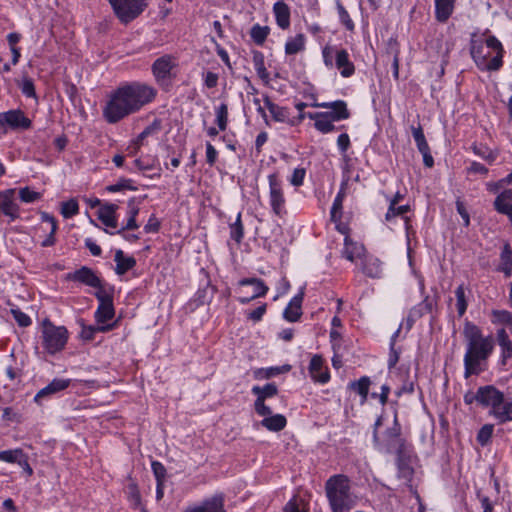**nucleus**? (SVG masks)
<instances>
[{
  "label": "nucleus",
  "mask_w": 512,
  "mask_h": 512,
  "mask_svg": "<svg viewBox=\"0 0 512 512\" xmlns=\"http://www.w3.org/2000/svg\"><path fill=\"white\" fill-rule=\"evenodd\" d=\"M223 502V497L216 495L206 500L201 506L188 509L185 512H224Z\"/></svg>",
  "instance_id": "28"
},
{
  "label": "nucleus",
  "mask_w": 512,
  "mask_h": 512,
  "mask_svg": "<svg viewBox=\"0 0 512 512\" xmlns=\"http://www.w3.org/2000/svg\"><path fill=\"white\" fill-rule=\"evenodd\" d=\"M403 199V195L397 192L394 197L390 200L389 208L385 215L386 221H391L394 218L395 206Z\"/></svg>",
  "instance_id": "59"
},
{
  "label": "nucleus",
  "mask_w": 512,
  "mask_h": 512,
  "mask_svg": "<svg viewBox=\"0 0 512 512\" xmlns=\"http://www.w3.org/2000/svg\"><path fill=\"white\" fill-rule=\"evenodd\" d=\"M335 65L340 71L341 76L345 78L352 76L355 72V66L345 49L335 50Z\"/></svg>",
  "instance_id": "19"
},
{
  "label": "nucleus",
  "mask_w": 512,
  "mask_h": 512,
  "mask_svg": "<svg viewBox=\"0 0 512 512\" xmlns=\"http://www.w3.org/2000/svg\"><path fill=\"white\" fill-rule=\"evenodd\" d=\"M456 0H435V18L445 23L452 15Z\"/></svg>",
  "instance_id": "25"
},
{
  "label": "nucleus",
  "mask_w": 512,
  "mask_h": 512,
  "mask_svg": "<svg viewBox=\"0 0 512 512\" xmlns=\"http://www.w3.org/2000/svg\"><path fill=\"white\" fill-rule=\"evenodd\" d=\"M501 265H512V249L508 243L503 246L500 254Z\"/></svg>",
  "instance_id": "64"
},
{
  "label": "nucleus",
  "mask_w": 512,
  "mask_h": 512,
  "mask_svg": "<svg viewBox=\"0 0 512 512\" xmlns=\"http://www.w3.org/2000/svg\"><path fill=\"white\" fill-rule=\"evenodd\" d=\"M365 247L358 243L354 242L349 236H346L344 239V247L342 250V256L354 262L356 259H361L366 255Z\"/></svg>",
  "instance_id": "18"
},
{
  "label": "nucleus",
  "mask_w": 512,
  "mask_h": 512,
  "mask_svg": "<svg viewBox=\"0 0 512 512\" xmlns=\"http://www.w3.org/2000/svg\"><path fill=\"white\" fill-rule=\"evenodd\" d=\"M70 385L69 379H54L46 387L42 388L35 396L34 400L40 402L44 397L56 394L65 390Z\"/></svg>",
  "instance_id": "24"
},
{
  "label": "nucleus",
  "mask_w": 512,
  "mask_h": 512,
  "mask_svg": "<svg viewBox=\"0 0 512 512\" xmlns=\"http://www.w3.org/2000/svg\"><path fill=\"white\" fill-rule=\"evenodd\" d=\"M41 220L43 223H47L50 225L49 235L48 237L41 243L42 247H50L55 243V233L57 230V222L53 216L50 214L43 212L41 213Z\"/></svg>",
  "instance_id": "33"
},
{
  "label": "nucleus",
  "mask_w": 512,
  "mask_h": 512,
  "mask_svg": "<svg viewBox=\"0 0 512 512\" xmlns=\"http://www.w3.org/2000/svg\"><path fill=\"white\" fill-rule=\"evenodd\" d=\"M116 268L115 272L118 275H123L136 265V260L133 257H125L122 250H117L115 253Z\"/></svg>",
  "instance_id": "32"
},
{
  "label": "nucleus",
  "mask_w": 512,
  "mask_h": 512,
  "mask_svg": "<svg viewBox=\"0 0 512 512\" xmlns=\"http://www.w3.org/2000/svg\"><path fill=\"white\" fill-rule=\"evenodd\" d=\"M412 135L416 142L419 152L423 156L424 165L428 168L433 167L434 159L430 153V148L426 141L422 127L420 125L418 127H412Z\"/></svg>",
  "instance_id": "13"
},
{
  "label": "nucleus",
  "mask_w": 512,
  "mask_h": 512,
  "mask_svg": "<svg viewBox=\"0 0 512 512\" xmlns=\"http://www.w3.org/2000/svg\"><path fill=\"white\" fill-rule=\"evenodd\" d=\"M239 285L240 286L252 285L253 288H254V293H253L252 296H250V297H243V298L239 299V301L242 304H247V303H249L251 300H253L255 298L265 296L266 293L269 290V288L265 285L263 280H261L259 278H244V279L239 281Z\"/></svg>",
  "instance_id": "20"
},
{
  "label": "nucleus",
  "mask_w": 512,
  "mask_h": 512,
  "mask_svg": "<svg viewBox=\"0 0 512 512\" xmlns=\"http://www.w3.org/2000/svg\"><path fill=\"white\" fill-rule=\"evenodd\" d=\"M15 189L0 192V212L12 221L19 217V206L14 202Z\"/></svg>",
  "instance_id": "12"
},
{
  "label": "nucleus",
  "mask_w": 512,
  "mask_h": 512,
  "mask_svg": "<svg viewBox=\"0 0 512 512\" xmlns=\"http://www.w3.org/2000/svg\"><path fill=\"white\" fill-rule=\"evenodd\" d=\"M68 340V331L64 326H55L48 319L42 323V344L49 354L64 349Z\"/></svg>",
  "instance_id": "6"
},
{
  "label": "nucleus",
  "mask_w": 512,
  "mask_h": 512,
  "mask_svg": "<svg viewBox=\"0 0 512 512\" xmlns=\"http://www.w3.org/2000/svg\"><path fill=\"white\" fill-rule=\"evenodd\" d=\"M68 278L93 288L99 287L101 284L100 278L92 269L86 266L76 270L73 274H69Z\"/></svg>",
  "instance_id": "17"
},
{
  "label": "nucleus",
  "mask_w": 512,
  "mask_h": 512,
  "mask_svg": "<svg viewBox=\"0 0 512 512\" xmlns=\"http://www.w3.org/2000/svg\"><path fill=\"white\" fill-rule=\"evenodd\" d=\"M470 52L477 67L482 70L497 71L503 65V46L495 36L473 40Z\"/></svg>",
  "instance_id": "4"
},
{
  "label": "nucleus",
  "mask_w": 512,
  "mask_h": 512,
  "mask_svg": "<svg viewBox=\"0 0 512 512\" xmlns=\"http://www.w3.org/2000/svg\"><path fill=\"white\" fill-rule=\"evenodd\" d=\"M22 93L27 97L36 98L35 87L32 79L24 78L20 86Z\"/></svg>",
  "instance_id": "58"
},
{
  "label": "nucleus",
  "mask_w": 512,
  "mask_h": 512,
  "mask_svg": "<svg viewBox=\"0 0 512 512\" xmlns=\"http://www.w3.org/2000/svg\"><path fill=\"white\" fill-rule=\"evenodd\" d=\"M230 235L237 243L242 241L244 236V228L241 222V214L238 213L236 221L230 225Z\"/></svg>",
  "instance_id": "44"
},
{
  "label": "nucleus",
  "mask_w": 512,
  "mask_h": 512,
  "mask_svg": "<svg viewBox=\"0 0 512 512\" xmlns=\"http://www.w3.org/2000/svg\"><path fill=\"white\" fill-rule=\"evenodd\" d=\"M273 12L277 25L285 30L290 26V9L288 5L282 1H278L273 6Z\"/></svg>",
  "instance_id": "27"
},
{
  "label": "nucleus",
  "mask_w": 512,
  "mask_h": 512,
  "mask_svg": "<svg viewBox=\"0 0 512 512\" xmlns=\"http://www.w3.org/2000/svg\"><path fill=\"white\" fill-rule=\"evenodd\" d=\"M362 272L370 278H379L382 274L381 262L379 259L365 255L362 258Z\"/></svg>",
  "instance_id": "26"
},
{
  "label": "nucleus",
  "mask_w": 512,
  "mask_h": 512,
  "mask_svg": "<svg viewBox=\"0 0 512 512\" xmlns=\"http://www.w3.org/2000/svg\"><path fill=\"white\" fill-rule=\"evenodd\" d=\"M254 409H255V412L259 416H263L264 418L265 417H269L270 415H272L271 408L269 406H267L265 404V401H262V399L255 400V402H254Z\"/></svg>",
  "instance_id": "60"
},
{
  "label": "nucleus",
  "mask_w": 512,
  "mask_h": 512,
  "mask_svg": "<svg viewBox=\"0 0 512 512\" xmlns=\"http://www.w3.org/2000/svg\"><path fill=\"white\" fill-rule=\"evenodd\" d=\"M305 49V36L297 34L295 37L289 38L285 44V53L287 55L297 54Z\"/></svg>",
  "instance_id": "34"
},
{
  "label": "nucleus",
  "mask_w": 512,
  "mask_h": 512,
  "mask_svg": "<svg viewBox=\"0 0 512 512\" xmlns=\"http://www.w3.org/2000/svg\"><path fill=\"white\" fill-rule=\"evenodd\" d=\"M304 298V289L302 288L288 303L283 312V317L288 322H296L302 315V302Z\"/></svg>",
  "instance_id": "15"
},
{
  "label": "nucleus",
  "mask_w": 512,
  "mask_h": 512,
  "mask_svg": "<svg viewBox=\"0 0 512 512\" xmlns=\"http://www.w3.org/2000/svg\"><path fill=\"white\" fill-rule=\"evenodd\" d=\"M424 308V305L420 304L418 306L413 307L409 311L408 316L406 318L407 329H410L415 323V321L423 315Z\"/></svg>",
  "instance_id": "50"
},
{
  "label": "nucleus",
  "mask_w": 512,
  "mask_h": 512,
  "mask_svg": "<svg viewBox=\"0 0 512 512\" xmlns=\"http://www.w3.org/2000/svg\"><path fill=\"white\" fill-rule=\"evenodd\" d=\"M318 107L330 109L328 112H323L324 114L328 115L331 120L334 121H340L345 120L350 117V112L347 109V104L342 101H334V102H324L317 104Z\"/></svg>",
  "instance_id": "14"
},
{
  "label": "nucleus",
  "mask_w": 512,
  "mask_h": 512,
  "mask_svg": "<svg viewBox=\"0 0 512 512\" xmlns=\"http://www.w3.org/2000/svg\"><path fill=\"white\" fill-rule=\"evenodd\" d=\"M11 314L20 327H28L32 323L31 318L18 308H12Z\"/></svg>",
  "instance_id": "52"
},
{
  "label": "nucleus",
  "mask_w": 512,
  "mask_h": 512,
  "mask_svg": "<svg viewBox=\"0 0 512 512\" xmlns=\"http://www.w3.org/2000/svg\"><path fill=\"white\" fill-rule=\"evenodd\" d=\"M97 291L95 293L96 298L99 301V304H113V296L112 293L106 290L102 283L99 287H96Z\"/></svg>",
  "instance_id": "54"
},
{
  "label": "nucleus",
  "mask_w": 512,
  "mask_h": 512,
  "mask_svg": "<svg viewBox=\"0 0 512 512\" xmlns=\"http://www.w3.org/2000/svg\"><path fill=\"white\" fill-rule=\"evenodd\" d=\"M31 124V120L19 109L0 113L1 126H8L11 129H28Z\"/></svg>",
  "instance_id": "10"
},
{
  "label": "nucleus",
  "mask_w": 512,
  "mask_h": 512,
  "mask_svg": "<svg viewBox=\"0 0 512 512\" xmlns=\"http://www.w3.org/2000/svg\"><path fill=\"white\" fill-rule=\"evenodd\" d=\"M491 322L494 325H507L512 328V313L507 310H493Z\"/></svg>",
  "instance_id": "39"
},
{
  "label": "nucleus",
  "mask_w": 512,
  "mask_h": 512,
  "mask_svg": "<svg viewBox=\"0 0 512 512\" xmlns=\"http://www.w3.org/2000/svg\"><path fill=\"white\" fill-rule=\"evenodd\" d=\"M490 414L501 424L512 421V399L505 401L503 396L500 403L491 409Z\"/></svg>",
  "instance_id": "21"
},
{
  "label": "nucleus",
  "mask_w": 512,
  "mask_h": 512,
  "mask_svg": "<svg viewBox=\"0 0 512 512\" xmlns=\"http://www.w3.org/2000/svg\"><path fill=\"white\" fill-rule=\"evenodd\" d=\"M106 189L109 192H118L125 189L134 191L137 188L132 185V180L121 179L118 183L107 186Z\"/></svg>",
  "instance_id": "55"
},
{
  "label": "nucleus",
  "mask_w": 512,
  "mask_h": 512,
  "mask_svg": "<svg viewBox=\"0 0 512 512\" xmlns=\"http://www.w3.org/2000/svg\"><path fill=\"white\" fill-rule=\"evenodd\" d=\"M114 314L113 304H99L95 312V318L98 323H105L108 320H111L114 317Z\"/></svg>",
  "instance_id": "40"
},
{
  "label": "nucleus",
  "mask_w": 512,
  "mask_h": 512,
  "mask_svg": "<svg viewBox=\"0 0 512 512\" xmlns=\"http://www.w3.org/2000/svg\"><path fill=\"white\" fill-rule=\"evenodd\" d=\"M496 340L501 350V361L505 365L507 360L512 357V341L504 328L496 332Z\"/></svg>",
  "instance_id": "22"
},
{
  "label": "nucleus",
  "mask_w": 512,
  "mask_h": 512,
  "mask_svg": "<svg viewBox=\"0 0 512 512\" xmlns=\"http://www.w3.org/2000/svg\"><path fill=\"white\" fill-rule=\"evenodd\" d=\"M503 204L512 205V189H507L496 197L494 206L497 211L502 210Z\"/></svg>",
  "instance_id": "49"
},
{
  "label": "nucleus",
  "mask_w": 512,
  "mask_h": 512,
  "mask_svg": "<svg viewBox=\"0 0 512 512\" xmlns=\"http://www.w3.org/2000/svg\"><path fill=\"white\" fill-rule=\"evenodd\" d=\"M309 373L313 380L326 383L330 379L328 368L324 365V360L319 355H314L310 361Z\"/></svg>",
  "instance_id": "16"
},
{
  "label": "nucleus",
  "mask_w": 512,
  "mask_h": 512,
  "mask_svg": "<svg viewBox=\"0 0 512 512\" xmlns=\"http://www.w3.org/2000/svg\"><path fill=\"white\" fill-rule=\"evenodd\" d=\"M177 67V58L170 54H166L154 61L151 70L156 82L163 84L174 76L173 70Z\"/></svg>",
  "instance_id": "9"
},
{
  "label": "nucleus",
  "mask_w": 512,
  "mask_h": 512,
  "mask_svg": "<svg viewBox=\"0 0 512 512\" xmlns=\"http://www.w3.org/2000/svg\"><path fill=\"white\" fill-rule=\"evenodd\" d=\"M304 177H305V169L297 168L292 173V176L290 178V183L296 187L301 186L303 184Z\"/></svg>",
  "instance_id": "63"
},
{
  "label": "nucleus",
  "mask_w": 512,
  "mask_h": 512,
  "mask_svg": "<svg viewBox=\"0 0 512 512\" xmlns=\"http://www.w3.org/2000/svg\"><path fill=\"white\" fill-rule=\"evenodd\" d=\"M109 3L122 23L137 18L147 6L146 0H109Z\"/></svg>",
  "instance_id": "7"
},
{
  "label": "nucleus",
  "mask_w": 512,
  "mask_h": 512,
  "mask_svg": "<svg viewBox=\"0 0 512 512\" xmlns=\"http://www.w3.org/2000/svg\"><path fill=\"white\" fill-rule=\"evenodd\" d=\"M455 295L457 299V311L459 316H463L467 309V302L465 298V289L463 285H459L455 290Z\"/></svg>",
  "instance_id": "46"
},
{
  "label": "nucleus",
  "mask_w": 512,
  "mask_h": 512,
  "mask_svg": "<svg viewBox=\"0 0 512 512\" xmlns=\"http://www.w3.org/2000/svg\"><path fill=\"white\" fill-rule=\"evenodd\" d=\"M463 336L466 341L464 355V377L478 375L483 371L482 364L491 356L494 350L493 337L484 336L482 330L472 322H466L463 328Z\"/></svg>",
  "instance_id": "2"
},
{
  "label": "nucleus",
  "mask_w": 512,
  "mask_h": 512,
  "mask_svg": "<svg viewBox=\"0 0 512 512\" xmlns=\"http://www.w3.org/2000/svg\"><path fill=\"white\" fill-rule=\"evenodd\" d=\"M493 433V425L487 424L484 425L477 434V441L482 445L485 446L488 444L492 437Z\"/></svg>",
  "instance_id": "51"
},
{
  "label": "nucleus",
  "mask_w": 512,
  "mask_h": 512,
  "mask_svg": "<svg viewBox=\"0 0 512 512\" xmlns=\"http://www.w3.org/2000/svg\"><path fill=\"white\" fill-rule=\"evenodd\" d=\"M285 512H308L307 503L299 496H294L284 507Z\"/></svg>",
  "instance_id": "42"
},
{
  "label": "nucleus",
  "mask_w": 512,
  "mask_h": 512,
  "mask_svg": "<svg viewBox=\"0 0 512 512\" xmlns=\"http://www.w3.org/2000/svg\"><path fill=\"white\" fill-rule=\"evenodd\" d=\"M265 107L269 110L272 118L277 122H285L289 117V112L286 108L281 107L271 101V99L265 95L263 98Z\"/></svg>",
  "instance_id": "30"
},
{
  "label": "nucleus",
  "mask_w": 512,
  "mask_h": 512,
  "mask_svg": "<svg viewBox=\"0 0 512 512\" xmlns=\"http://www.w3.org/2000/svg\"><path fill=\"white\" fill-rule=\"evenodd\" d=\"M156 96V88L147 83L133 81L122 84L107 96L102 115L109 124H116L152 103Z\"/></svg>",
  "instance_id": "1"
},
{
  "label": "nucleus",
  "mask_w": 512,
  "mask_h": 512,
  "mask_svg": "<svg viewBox=\"0 0 512 512\" xmlns=\"http://www.w3.org/2000/svg\"><path fill=\"white\" fill-rule=\"evenodd\" d=\"M308 117L314 120L315 128L321 133L326 134L332 132L335 129V126L331 118H329V116L324 114L323 112L309 113Z\"/></svg>",
  "instance_id": "29"
},
{
  "label": "nucleus",
  "mask_w": 512,
  "mask_h": 512,
  "mask_svg": "<svg viewBox=\"0 0 512 512\" xmlns=\"http://www.w3.org/2000/svg\"><path fill=\"white\" fill-rule=\"evenodd\" d=\"M118 206L116 204L108 203L100 207L98 211L99 220L109 228H117L116 210Z\"/></svg>",
  "instance_id": "23"
},
{
  "label": "nucleus",
  "mask_w": 512,
  "mask_h": 512,
  "mask_svg": "<svg viewBox=\"0 0 512 512\" xmlns=\"http://www.w3.org/2000/svg\"><path fill=\"white\" fill-rule=\"evenodd\" d=\"M325 492L332 512H349L357 503L350 480L344 474L331 476L325 483Z\"/></svg>",
  "instance_id": "3"
},
{
  "label": "nucleus",
  "mask_w": 512,
  "mask_h": 512,
  "mask_svg": "<svg viewBox=\"0 0 512 512\" xmlns=\"http://www.w3.org/2000/svg\"><path fill=\"white\" fill-rule=\"evenodd\" d=\"M19 197L24 203H33L40 199L41 194L31 190L29 187H24L19 190Z\"/></svg>",
  "instance_id": "48"
},
{
  "label": "nucleus",
  "mask_w": 512,
  "mask_h": 512,
  "mask_svg": "<svg viewBox=\"0 0 512 512\" xmlns=\"http://www.w3.org/2000/svg\"><path fill=\"white\" fill-rule=\"evenodd\" d=\"M344 198H345V191L342 188V189H340L337 196L335 197L332 208H331L330 214H331V220L333 222H338L341 219Z\"/></svg>",
  "instance_id": "41"
},
{
  "label": "nucleus",
  "mask_w": 512,
  "mask_h": 512,
  "mask_svg": "<svg viewBox=\"0 0 512 512\" xmlns=\"http://www.w3.org/2000/svg\"><path fill=\"white\" fill-rule=\"evenodd\" d=\"M151 467L157 483L164 482L166 477V468L164 465L158 461H153Z\"/></svg>",
  "instance_id": "57"
},
{
  "label": "nucleus",
  "mask_w": 512,
  "mask_h": 512,
  "mask_svg": "<svg viewBox=\"0 0 512 512\" xmlns=\"http://www.w3.org/2000/svg\"><path fill=\"white\" fill-rule=\"evenodd\" d=\"M269 33L270 28L268 26H261L259 24L253 25L250 30L251 39L259 46L263 45Z\"/></svg>",
  "instance_id": "37"
},
{
  "label": "nucleus",
  "mask_w": 512,
  "mask_h": 512,
  "mask_svg": "<svg viewBox=\"0 0 512 512\" xmlns=\"http://www.w3.org/2000/svg\"><path fill=\"white\" fill-rule=\"evenodd\" d=\"M503 395L504 394L494 386L487 385L480 387L474 397L478 403L492 409L494 406L500 403Z\"/></svg>",
  "instance_id": "11"
},
{
  "label": "nucleus",
  "mask_w": 512,
  "mask_h": 512,
  "mask_svg": "<svg viewBox=\"0 0 512 512\" xmlns=\"http://www.w3.org/2000/svg\"><path fill=\"white\" fill-rule=\"evenodd\" d=\"M266 309H267L266 304H262L261 306L257 307L256 309L248 312L247 317H248V319L252 320L253 322H258L262 319V317L266 313Z\"/></svg>",
  "instance_id": "62"
},
{
  "label": "nucleus",
  "mask_w": 512,
  "mask_h": 512,
  "mask_svg": "<svg viewBox=\"0 0 512 512\" xmlns=\"http://www.w3.org/2000/svg\"><path fill=\"white\" fill-rule=\"evenodd\" d=\"M268 183L270 207L276 216L282 217L287 213L283 183L277 173L268 176Z\"/></svg>",
  "instance_id": "8"
},
{
  "label": "nucleus",
  "mask_w": 512,
  "mask_h": 512,
  "mask_svg": "<svg viewBox=\"0 0 512 512\" xmlns=\"http://www.w3.org/2000/svg\"><path fill=\"white\" fill-rule=\"evenodd\" d=\"M251 392L257 397L256 400L262 399V401H265L266 399L277 395L278 388L274 383H268L263 387L253 386Z\"/></svg>",
  "instance_id": "35"
},
{
  "label": "nucleus",
  "mask_w": 512,
  "mask_h": 512,
  "mask_svg": "<svg viewBox=\"0 0 512 512\" xmlns=\"http://www.w3.org/2000/svg\"><path fill=\"white\" fill-rule=\"evenodd\" d=\"M370 384V378L367 376H363L358 381L350 384L351 389L362 397V403L367 400Z\"/></svg>",
  "instance_id": "38"
},
{
  "label": "nucleus",
  "mask_w": 512,
  "mask_h": 512,
  "mask_svg": "<svg viewBox=\"0 0 512 512\" xmlns=\"http://www.w3.org/2000/svg\"><path fill=\"white\" fill-rule=\"evenodd\" d=\"M381 425V418H378L375 423V430L373 439L376 447L387 453H395L399 456L406 450V442L401 437V426L395 417L393 426L388 428L385 432L384 438L381 440L377 435V428Z\"/></svg>",
  "instance_id": "5"
},
{
  "label": "nucleus",
  "mask_w": 512,
  "mask_h": 512,
  "mask_svg": "<svg viewBox=\"0 0 512 512\" xmlns=\"http://www.w3.org/2000/svg\"><path fill=\"white\" fill-rule=\"evenodd\" d=\"M216 124L219 127V130L224 131L227 128L228 124V106L225 103L220 104L216 108Z\"/></svg>",
  "instance_id": "43"
},
{
  "label": "nucleus",
  "mask_w": 512,
  "mask_h": 512,
  "mask_svg": "<svg viewBox=\"0 0 512 512\" xmlns=\"http://www.w3.org/2000/svg\"><path fill=\"white\" fill-rule=\"evenodd\" d=\"M127 494H128V498H129L130 502L134 506H138L140 504L141 497H140V493L137 489V486L135 484L132 483V484L128 485Z\"/></svg>",
  "instance_id": "61"
},
{
  "label": "nucleus",
  "mask_w": 512,
  "mask_h": 512,
  "mask_svg": "<svg viewBox=\"0 0 512 512\" xmlns=\"http://www.w3.org/2000/svg\"><path fill=\"white\" fill-rule=\"evenodd\" d=\"M79 206L75 199H70L62 203L61 213L64 218L68 219L78 214Z\"/></svg>",
  "instance_id": "47"
},
{
  "label": "nucleus",
  "mask_w": 512,
  "mask_h": 512,
  "mask_svg": "<svg viewBox=\"0 0 512 512\" xmlns=\"http://www.w3.org/2000/svg\"><path fill=\"white\" fill-rule=\"evenodd\" d=\"M260 424L269 431L279 432L286 427L287 420L284 415L275 414L265 417Z\"/></svg>",
  "instance_id": "31"
},
{
  "label": "nucleus",
  "mask_w": 512,
  "mask_h": 512,
  "mask_svg": "<svg viewBox=\"0 0 512 512\" xmlns=\"http://www.w3.org/2000/svg\"><path fill=\"white\" fill-rule=\"evenodd\" d=\"M337 10H338V14H339L341 23L346 27L347 30H350V31L353 30L354 23H353L352 19L350 18L348 12L346 11V9L343 7V5L340 2H337Z\"/></svg>",
  "instance_id": "53"
},
{
  "label": "nucleus",
  "mask_w": 512,
  "mask_h": 512,
  "mask_svg": "<svg viewBox=\"0 0 512 512\" xmlns=\"http://www.w3.org/2000/svg\"><path fill=\"white\" fill-rule=\"evenodd\" d=\"M22 455L21 449L16 450H5L0 452V461H5L8 463L18 462V456Z\"/></svg>",
  "instance_id": "56"
},
{
  "label": "nucleus",
  "mask_w": 512,
  "mask_h": 512,
  "mask_svg": "<svg viewBox=\"0 0 512 512\" xmlns=\"http://www.w3.org/2000/svg\"><path fill=\"white\" fill-rule=\"evenodd\" d=\"M255 70L258 74V76L267 81L269 79V73L266 70L265 64H264V57L261 53H257L253 57Z\"/></svg>",
  "instance_id": "45"
},
{
  "label": "nucleus",
  "mask_w": 512,
  "mask_h": 512,
  "mask_svg": "<svg viewBox=\"0 0 512 512\" xmlns=\"http://www.w3.org/2000/svg\"><path fill=\"white\" fill-rule=\"evenodd\" d=\"M290 365H283L278 367H269L265 369H258L254 372L256 379H269L282 373H286L290 370Z\"/></svg>",
  "instance_id": "36"
}]
</instances>
